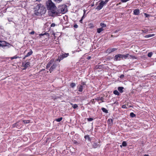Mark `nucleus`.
Returning <instances> with one entry per match:
<instances>
[{"label": "nucleus", "instance_id": "nucleus-8", "mask_svg": "<svg viewBox=\"0 0 156 156\" xmlns=\"http://www.w3.org/2000/svg\"><path fill=\"white\" fill-rule=\"evenodd\" d=\"M33 53L32 50L31 49L29 50V52L27 54L25 55L23 58V59H25L26 58L30 56Z\"/></svg>", "mask_w": 156, "mask_h": 156}, {"label": "nucleus", "instance_id": "nucleus-48", "mask_svg": "<svg viewBox=\"0 0 156 156\" xmlns=\"http://www.w3.org/2000/svg\"><path fill=\"white\" fill-rule=\"evenodd\" d=\"M45 34H40V35H41V36H43V35H44Z\"/></svg>", "mask_w": 156, "mask_h": 156}, {"label": "nucleus", "instance_id": "nucleus-18", "mask_svg": "<svg viewBox=\"0 0 156 156\" xmlns=\"http://www.w3.org/2000/svg\"><path fill=\"white\" fill-rule=\"evenodd\" d=\"M78 87V90L80 92H82L83 91V86L82 85H80L77 87Z\"/></svg>", "mask_w": 156, "mask_h": 156}, {"label": "nucleus", "instance_id": "nucleus-33", "mask_svg": "<svg viewBox=\"0 0 156 156\" xmlns=\"http://www.w3.org/2000/svg\"><path fill=\"white\" fill-rule=\"evenodd\" d=\"M53 1L56 3H58L62 1V0H53Z\"/></svg>", "mask_w": 156, "mask_h": 156}, {"label": "nucleus", "instance_id": "nucleus-44", "mask_svg": "<svg viewBox=\"0 0 156 156\" xmlns=\"http://www.w3.org/2000/svg\"><path fill=\"white\" fill-rule=\"evenodd\" d=\"M124 76L123 74H122L120 76V78H122L124 77Z\"/></svg>", "mask_w": 156, "mask_h": 156}, {"label": "nucleus", "instance_id": "nucleus-46", "mask_svg": "<svg viewBox=\"0 0 156 156\" xmlns=\"http://www.w3.org/2000/svg\"><path fill=\"white\" fill-rule=\"evenodd\" d=\"M91 7H93L94 6V3H93V4H91Z\"/></svg>", "mask_w": 156, "mask_h": 156}, {"label": "nucleus", "instance_id": "nucleus-34", "mask_svg": "<svg viewBox=\"0 0 156 156\" xmlns=\"http://www.w3.org/2000/svg\"><path fill=\"white\" fill-rule=\"evenodd\" d=\"M152 55V53L151 52H149L148 53L147 56L149 57H151Z\"/></svg>", "mask_w": 156, "mask_h": 156}, {"label": "nucleus", "instance_id": "nucleus-15", "mask_svg": "<svg viewBox=\"0 0 156 156\" xmlns=\"http://www.w3.org/2000/svg\"><path fill=\"white\" fill-rule=\"evenodd\" d=\"M124 89V87H118V90L119 91L122 93L123 92V90Z\"/></svg>", "mask_w": 156, "mask_h": 156}, {"label": "nucleus", "instance_id": "nucleus-25", "mask_svg": "<svg viewBox=\"0 0 156 156\" xmlns=\"http://www.w3.org/2000/svg\"><path fill=\"white\" fill-rule=\"evenodd\" d=\"M113 93L114 94L118 96L120 94L119 92L117 90H115L113 91Z\"/></svg>", "mask_w": 156, "mask_h": 156}, {"label": "nucleus", "instance_id": "nucleus-45", "mask_svg": "<svg viewBox=\"0 0 156 156\" xmlns=\"http://www.w3.org/2000/svg\"><path fill=\"white\" fill-rule=\"evenodd\" d=\"M83 20L82 19H81V20H80V22L81 23H82V21H83Z\"/></svg>", "mask_w": 156, "mask_h": 156}, {"label": "nucleus", "instance_id": "nucleus-36", "mask_svg": "<svg viewBox=\"0 0 156 156\" xmlns=\"http://www.w3.org/2000/svg\"><path fill=\"white\" fill-rule=\"evenodd\" d=\"M109 0H105V1H103L104 4L105 5L109 1Z\"/></svg>", "mask_w": 156, "mask_h": 156}, {"label": "nucleus", "instance_id": "nucleus-53", "mask_svg": "<svg viewBox=\"0 0 156 156\" xmlns=\"http://www.w3.org/2000/svg\"><path fill=\"white\" fill-rule=\"evenodd\" d=\"M111 37H113V35H111Z\"/></svg>", "mask_w": 156, "mask_h": 156}, {"label": "nucleus", "instance_id": "nucleus-9", "mask_svg": "<svg viewBox=\"0 0 156 156\" xmlns=\"http://www.w3.org/2000/svg\"><path fill=\"white\" fill-rule=\"evenodd\" d=\"M1 43H0V46L3 47L5 46H8L9 45V44L6 42L5 41H1Z\"/></svg>", "mask_w": 156, "mask_h": 156}, {"label": "nucleus", "instance_id": "nucleus-21", "mask_svg": "<svg viewBox=\"0 0 156 156\" xmlns=\"http://www.w3.org/2000/svg\"><path fill=\"white\" fill-rule=\"evenodd\" d=\"M23 123L24 124L29 123L30 122V120H22Z\"/></svg>", "mask_w": 156, "mask_h": 156}, {"label": "nucleus", "instance_id": "nucleus-28", "mask_svg": "<svg viewBox=\"0 0 156 156\" xmlns=\"http://www.w3.org/2000/svg\"><path fill=\"white\" fill-rule=\"evenodd\" d=\"M71 105H73L72 107L74 109H75L77 108L78 107V105L77 104H74L73 105L72 103L71 104Z\"/></svg>", "mask_w": 156, "mask_h": 156}, {"label": "nucleus", "instance_id": "nucleus-17", "mask_svg": "<svg viewBox=\"0 0 156 156\" xmlns=\"http://www.w3.org/2000/svg\"><path fill=\"white\" fill-rule=\"evenodd\" d=\"M155 35V34H149L147 35H145L144 36V37L146 38H149L150 37H153Z\"/></svg>", "mask_w": 156, "mask_h": 156}, {"label": "nucleus", "instance_id": "nucleus-47", "mask_svg": "<svg viewBox=\"0 0 156 156\" xmlns=\"http://www.w3.org/2000/svg\"><path fill=\"white\" fill-rule=\"evenodd\" d=\"M91 58V57L90 56H88L87 57V59H90Z\"/></svg>", "mask_w": 156, "mask_h": 156}, {"label": "nucleus", "instance_id": "nucleus-24", "mask_svg": "<svg viewBox=\"0 0 156 156\" xmlns=\"http://www.w3.org/2000/svg\"><path fill=\"white\" fill-rule=\"evenodd\" d=\"M20 57L19 56H17L16 55H15L13 57H10V58L12 60H13L14 59H16L18 58H20Z\"/></svg>", "mask_w": 156, "mask_h": 156}, {"label": "nucleus", "instance_id": "nucleus-29", "mask_svg": "<svg viewBox=\"0 0 156 156\" xmlns=\"http://www.w3.org/2000/svg\"><path fill=\"white\" fill-rule=\"evenodd\" d=\"M130 115L131 117L132 118L136 116V115L134 114L133 112L130 113Z\"/></svg>", "mask_w": 156, "mask_h": 156}, {"label": "nucleus", "instance_id": "nucleus-50", "mask_svg": "<svg viewBox=\"0 0 156 156\" xmlns=\"http://www.w3.org/2000/svg\"><path fill=\"white\" fill-rule=\"evenodd\" d=\"M122 146H123L122 145V144L120 145V147L121 148L122 147Z\"/></svg>", "mask_w": 156, "mask_h": 156}, {"label": "nucleus", "instance_id": "nucleus-49", "mask_svg": "<svg viewBox=\"0 0 156 156\" xmlns=\"http://www.w3.org/2000/svg\"><path fill=\"white\" fill-rule=\"evenodd\" d=\"M144 156H149V155H148L147 154H145L144 155Z\"/></svg>", "mask_w": 156, "mask_h": 156}, {"label": "nucleus", "instance_id": "nucleus-16", "mask_svg": "<svg viewBox=\"0 0 156 156\" xmlns=\"http://www.w3.org/2000/svg\"><path fill=\"white\" fill-rule=\"evenodd\" d=\"M103 30L104 29H103V28L101 27L100 28H98L97 29V32L98 33L100 34L101 33V31H103Z\"/></svg>", "mask_w": 156, "mask_h": 156}, {"label": "nucleus", "instance_id": "nucleus-2", "mask_svg": "<svg viewBox=\"0 0 156 156\" xmlns=\"http://www.w3.org/2000/svg\"><path fill=\"white\" fill-rule=\"evenodd\" d=\"M47 9L49 10V13L50 15L55 16L56 15V7L55 4L51 1H48L47 3Z\"/></svg>", "mask_w": 156, "mask_h": 156}, {"label": "nucleus", "instance_id": "nucleus-43", "mask_svg": "<svg viewBox=\"0 0 156 156\" xmlns=\"http://www.w3.org/2000/svg\"><path fill=\"white\" fill-rule=\"evenodd\" d=\"M34 34V31H32L30 33V34Z\"/></svg>", "mask_w": 156, "mask_h": 156}, {"label": "nucleus", "instance_id": "nucleus-7", "mask_svg": "<svg viewBox=\"0 0 156 156\" xmlns=\"http://www.w3.org/2000/svg\"><path fill=\"white\" fill-rule=\"evenodd\" d=\"M105 5L104 4L103 1H101V2L99 3V5L95 9L97 10L98 11H99Z\"/></svg>", "mask_w": 156, "mask_h": 156}, {"label": "nucleus", "instance_id": "nucleus-19", "mask_svg": "<svg viewBox=\"0 0 156 156\" xmlns=\"http://www.w3.org/2000/svg\"><path fill=\"white\" fill-rule=\"evenodd\" d=\"M95 100H97L98 101H101L102 102H103L104 101H103V98L102 97H97V98H95Z\"/></svg>", "mask_w": 156, "mask_h": 156}, {"label": "nucleus", "instance_id": "nucleus-22", "mask_svg": "<svg viewBox=\"0 0 156 156\" xmlns=\"http://www.w3.org/2000/svg\"><path fill=\"white\" fill-rule=\"evenodd\" d=\"M84 138L86 140H88V141H90V139L88 135H86L84 136Z\"/></svg>", "mask_w": 156, "mask_h": 156}, {"label": "nucleus", "instance_id": "nucleus-35", "mask_svg": "<svg viewBox=\"0 0 156 156\" xmlns=\"http://www.w3.org/2000/svg\"><path fill=\"white\" fill-rule=\"evenodd\" d=\"M86 10H83V16H82V17L81 18V19H82V20H83L84 18H85V16H84V15H85V12H86Z\"/></svg>", "mask_w": 156, "mask_h": 156}, {"label": "nucleus", "instance_id": "nucleus-1", "mask_svg": "<svg viewBox=\"0 0 156 156\" xmlns=\"http://www.w3.org/2000/svg\"><path fill=\"white\" fill-rule=\"evenodd\" d=\"M34 15L40 16L45 13L46 9L44 6L41 4H37L34 8Z\"/></svg>", "mask_w": 156, "mask_h": 156}, {"label": "nucleus", "instance_id": "nucleus-10", "mask_svg": "<svg viewBox=\"0 0 156 156\" xmlns=\"http://www.w3.org/2000/svg\"><path fill=\"white\" fill-rule=\"evenodd\" d=\"M22 65L24 67L27 68L30 66V63L28 62H24L22 63Z\"/></svg>", "mask_w": 156, "mask_h": 156}, {"label": "nucleus", "instance_id": "nucleus-52", "mask_svg": "<svg viewBox=\"0 0 156 156\" xmlns=\"http://www.w3.org/2000/svg\"><path fill=\"white\" fill-rule=\"evenodd\" d=\"M83 85H84V84H85V83H84V82H83Z\"/></svg>", "mask_w": 156, "mask_h": 156}, {"label": "nucleus", "instance_id": "nucleus-4", "mask_svg": "<svg viewBox=\"0 0 156 156\" xmlns=\"http://www.w3.org/2000/svg\"><path fill=\"white\" fill-rule=\"evenodd\" d=\"M57 66L58 65L56 62V61H55L54 59H51L48 62L46 68L47 69H48L51 66L49 70L50 72L51 73V72L55 69Z\"/></svg>", "mask_w": 156, "mask_h": 156}, {"label": "nucleus", "instance_id": "nucleus-30", "mask_svg": "<svg viewBox=\"0 0 156 156\" xmlns=\"http://www.w3.org/2000/svg\"><path fill=\"white\" fill-rule=\"evenodd\" d=\"M62 117H60L58 119H56L55 120L58 122H60L62 120Z\"/></svg>", "mask_w": 156, "mask_h": 156}, {"label": "nucleus", "instance_id": "nucleus-38", "mask_svg": "<svg viewBox=\"0 0 156 156\" xmlns=\"http://www.w3.org/2000/svg\"><path fill=\"white\" fill-rule=\"evenodd\" d=\"M144 15L146 17H148L150 16V15L148 14H147L146 13H144Z\"/></svg>", "mask_w": 156, "mask_h": 156}, {"label": "nucleus", "instance_id": "nucleus-40", "mask_svg": "<svg viewBox=\"0 0 156 156\" xmlns=\"http://www.w3.org/2000/svg\"><path fill=\"white\" fill-rule=\"evenodd\" d=\"M13 19L12 18H9L8 19V20L9 22L12 21V20Z\"/></svg>", "mask_w": 156, "mask_h": 156}, {"label": "nucleus", "instance_id": "nucleus-39", "mask_svg": "<svg viewBox=\"0 0 156 156\" xmlns=\"http://www.w3.org/2000/svg\"><path fill=\"white\" fill-rule=\"evenodd\" d=\"M55 24L54 23H52L51 25V27H55Z\"/></svg>", "mask_w": 156, "mask_h": 156}, {"label": "nucleus", "instance_id": "nucleus-12", "mask_svg": "<svg viewBox=\"0 0 156 156\" xmlns=\"http://www.w3.org/2000/svg\"><path fill=\"white\" fill-rule=\"evenodd\" d=\"M92 147L94 148H96L98 147H100V144L97 142H94L92 144Z\"/></svg>", "mask_w": 156, "mask_h": 156}, {"label": "nucleus", "instance_id": "nucleus-54", "mask_svg": "<svg viewBox=\"0 0 156 156\" xmlns=\"http://www.w3.org/2000/svg\"><path fill=\"white\" fill-rule=\"evenodd\" d=\"M94 27L92 26V27Z\"/></svg>", "mask_w": 156, "mask_h": 156}, {"label": "nucleus", "instance_id": "nucleus-41", "mask_svg": "<svg viewBox=\"0 0 156 156\" xmlns=\"http://www.w3.org/2000/svg\"><path fill=\"white\" fill-rule=\"evenodd\" d=\"M122 108H127L126 107V105H123L122 106Z\"/></svg>", "mask_w": 156, "mask_h": 156}, {"label": "nucleus", "instance_id": "nucleus-23", "mask_svg": "<svg viewBox=\"0 0 156 156\" xmlns=\"http://www.w3.org/2000/svg\"><path fill=\"white\" fill-rule=\"evenodd\" d=\"M100 25L101 27H106V25L104 23L101 22L100 23Z\"/></svg>", "mask_w": 156, "mask_h": 156}, {"label": "nucleus", "instance_id": "nucleus-31", "mask_svg": "<svg viewBox=\"0 0 156 156\" xmlns=\"http://www.w3.org/2000/svg\"><path fill=\"white\" fill-rule=\"evenodd\" d=\"M70 86L71 87L73 88L76 86V84L74 83H72L70 84Z\"/></svg>", "mask_w": 156, "mask_h": 156}, {"label": "nucleus", "instance_id": "nucleus-27", "mask_svg": "<svg viewBox=\"0 0 156 156\" xmlns=\"http://www.w3.org/2000/svg\"><path fill=\"white\" fill-rule=\"evenodd\" d=\"M62 55L64 58L67 57L69 55V53L62 54Z\"/></svg>", "mask_w": 156, "mask_h": 156}, {"label": "nucleus", "instance_id": "nucleus-51", "mask_svg": "<svg viewBox=\"0 0 156 156\" xmlns=\"http://www.w3.org/2000/svg\"><path fill=\"white\" fill-rule=\"evenodd\" d=\"M100 66H98V67H97V66H96V67L97 68H99V67Z\"/></svg>", "mask_w": 156, "mask_h": 156}, {"label": "nucleus", "instance_id": "nucleus-20", "mask_svg": "<svg viewBox=\"0 0 156 156\" xmlns=\"http://www.w3.org/2000/svg\"><path fill=\"white\" fill-rule=\"evenodd\" d=\"M64 58L62 55L59 56L58 59L56 60L57 61H58L59 62Z\"/></svg>", "mask_w": 156, "mask_h": 156}, {"label": "nucleus", "instance_id": "nucleus-13", "mask_svg": "<svg viewBox=\"0 0 156 156\" xmlns=\"http://www.w3.org/2000/svg\"><path fill=\"white\" fill-rule=\"evenodd\" d=\"M140 13V11L139 9H135L133 10V14L136 15H138Z\"/></svg>", "mask_w": 156, "mask_h": 156}, {"label": "nucleus", "instance_id": "nucleus-5", "mask_svg": "<svg viewBox=\"0 0 156 156\" xmlns=\"http://www.w3.org/2000/svg\"><path fill=\"white\" fill-rule=\"evenodd\" d=\"M67 10V6L66 5H62L59 7L58 10H56L55 16L59 15L60 14H64L66 12Z\"/></svg>", "mask_w": 156, "mask_h": 156}, {"label": "nucleus", "instance_id": "nucleus-14", "mask_svg": "<svg viewBox=\"0 0 156 156\" xmlns=\"http://www.w3.org/2000/svg\"><path fill=\"white\" fill-rule=\"evenodd\" d=\"M108 123L110 125H112L113 124V120L112 119H109L108 120Z\"/></svg>", "mask_w": 156, "mask_h": 156}, {"label": "nucleus", "instance_id": "nucleus-42", "mask_svg": "<svg viewBox=\"0 0 156 156\" xmlns=\"http://www.w3.org/2000/svg\"><path fill=\"white\" fill-rule=\"evenodd\" d=\"M78 27V25L76 24H75L73 26V27L76 28H77Z\"/></svg>", "mask_w": 156, "mask_h": 156}, {"label": "nucleus", "instance_id": "nucleus-32", "mask_svg": "<svg viewBox=\"0 0 156 156\" xmlns=\"http://www.w3.org/2000/svg\"><path fill=\"white\" fill-rule=\"evenodd\" d=\"M122 145L123 147H126L127 145V143H126V142L125 141H123L122 143Z\"/></svg>", "mask_w": 156, "mask_h": 156}, {"label": "nucleus", "instance_id": "nucleus-37", "mask_svg": "<svg viewBox=\"0 0 156 156\" xmlns=\"http://www.w3.org/2000/svg\"><path fill=\"white\" fill-rule=\"evenodd\" d=\"M87 120L89 122L93 120V119L92 118H87Z\"/></svg>", "mask_w": 156, "mask_h": 156}, {"label": "nucleus", "instance_id": "nucleus-6", "mask_svg": "<svg viewBox=\"0 0 156 156\" xmlns=\"http://www.w3.org/2000/svg\"><path fill=\"white\" fill-rule=\"evenodd\" d=\"M23 121L22 120H19L18 122L13 124L14 127H16L18 128H20L22 125Z\"/></svg>", "mask_w": 156, "mask_h": 156}, {"label": "nucleus", "instance_id": "nucleus-3", "mask_svg": "<svg viewBox=\"0 0 156 156\" xmlns=\"http://www.w3.org/2000/svg\"><path fill=\"white\" fill-rule=\"evenodd\" d=\"M129 57L130 58H134V57L133 56L130 55L129 54H126L125 55L119 54L115 55L114 60V61H117L121 60L126 59Z\"/></svg>", "mask_w": 156, "mask_h": 156}, {"label": "nucleus", "instance_id": "nucleus-11", "mask_svg": "<svg viewBox=\"0 0 156 156\" xmlns=\"http://www.w3.org/2000/svg\"><path fill=\"white\" fill-rule=\"evenodd\" d=\"M116 48H108L106 51V52L107 53H110L114 51L117 50Z\"/></svg>", "mask_w": 156, "mask_h": 156}, {"label": "nucleus", "instance_id": "nucleus-26", "mask_svg": "<svg viewBox=\"0 0 156 156\" xmlns=\"http://www.w3.org/2000/svg\"><path fill=\"white\" fill-rule=\"evenodd\" d=\"M101 110L103 111V112H104L106 113H108V110H107L106 108H101Z\"/></svg>", "mask_w": 156, "mask_h": 156}]
</instances>
